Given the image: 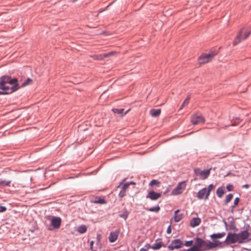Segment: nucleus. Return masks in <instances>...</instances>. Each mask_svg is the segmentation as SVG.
Segmentation results:
<instances>
[{"label":"nucleus","mask_w":251,"mask_h":251,"mask_svg":"<svg viewBox=\"0 0 251 251\" xmlns=\"http://www.w3.org/2000/svg\"><path fill=\"white\" fill-rule=\"evenodd\" d=\"M130 110V109H129L128 110H127L125 113L124 114V115H126L129 111Z\"/></svg>","instance_id":"a18cd8bd"},{"label":"nucleus","mask_w":251,"mask_h":251,"mask_svg":"<svg viewBox=\"0 0 251 251\" xmlns=\"http://www.w3.org/2000/svg\"><path fill=\"white\" fill-rule=\"evenodd\" d=\"M215 54L211 52L209 54L202 53L199 58V62L200 64H204L212 60Z\"/></svg>","instance_id":"39448f33"},{"label":"nucleus","mask_w":251,"mask_h":251,"mask_svg":"<svg viewBox=\"0 0 251 251\" xmlns=\"http://www.w3.org/2000/svg\"><path fill=\"white\" fill-rule=\"evenodd\" d=\"M163 246V243L159 240H157L155 243H154L151 246V248L154 250H158L160 249Z\"/></svg>","instance_id":"f3484780"},{"label":"nucleus","mask_w":251,"mask_h":251,"mask_svg":"<svg viewBox=\"0 0 251 251\" xmlns=\"http://www.w3.org/2000/svg\"><path fill=\"white\" fill-rule=\"evenodd\" d=\"M193 241L190 240V241H186L184 244V245L186 247H191L193 245Z\"/></svg>","instance_id":"2f4dec72"},{"label":"nucleus","mask_w":251,"mask_h":251,"mask_svg":"<svg viewBox=\"0 0 251 251\" xmlns=\"http://www.w3.org/2000/svg\"><path fill=\"white\" fill-rule=\"evenodd\" d=\"M185 251H199L196 248L195 244H194V246L189 249Z\"/></svg>","instance_id":"473e14b6"},{"label":"nucleus","mask_w":251,"mask_h":251,"mask_svg":"<svg viewBox=\"0 0 251 251\" xmlns=\"http://www.w3.org/2000/svg\"><path fill=\"white\" fill-rule=\"evenodd\" d=\"M92 202L95 203H100V204L106 203V201L103 199H102L100 197L96 198L95 199V200L92 201Z\"/></svg>","instance_id":"4be33fe9"},{"label":"nucleus","mask_w":251,"mask_h":251,"mask_svg":"<svg viewBox=\"0 0 251 251\" xmlns=\"http://www.w3.org/2000/svg\"><path fill=\"white\" fill-rule=\"evenodd\" d=\"M215 188V186L213 184H210L208 186V188L207 189V193H206V196L205 197V200H207L208 199V197L210 195V191L214 189Z\"/></svg>","instance_id":"5701e85b"},{"label":"nucleus","mask_w":251,"mask_h":251,"mask_svg":"<svg viewBox=\"0 0 251 251\" xmlns=\"http://www.w3.org/2000/svg\"><path fill=\"white\" fill-rule=\"evenodd\" d=\"M207 193V188H204L201 190H200L198 194H197V197L199 199H205V197L206 196V194Z\"/></svg>","instance_id":"4468645a"},{"label":"nucleus","mask_w":251,"mask_h":251,"mask_svg":"<svg viewBox=\"0 0 251 251\" xmlns=\"http://www.w3.org/2000/svg\"><path fill=\"white\" fill-rule=\"evenodd\" d=\"M183 244L180 239H175L173 240L171 244L168 246V248L170 251H173L175 249H179L183 247Z\"/></svg>","instance_id":"0eeeda50"},{"label":"nucleus","mask_w":251,"mask_h":251,"mask_svg":"<svg viewBox=\"0 0 251 251\" xmlns=\"http://www.w3.org/2000/svg\"><path fill=\"white\" fill-rule=\"evenodd\" d=\"M251 33V29L250 28H243L238 33L233 42L234 46L236 45L242 41L247 39Z\"/></svg>","instance_id":"20e7f679"},{"label":"nucleus","mask_w":251,"mask_h":251,"mask_svg":"<svg viewBox=\"0 0 251 251\" xmlns=\"http://www.w3.org/2000/svg\"><path fill=\"white\" fill-rule=\"evenodd\" d=\"M179 210H176L175 212L174 219L176 222H178L182 219L183 214H179Z\"/></svg>","instance_id":"dca6fc26"},{"label":"nucleus","mask_w":251,"mask_h":251,"mask_svg":"<svg viewBox=\"0 0 251 251\" xmlns=\"http://www.w3.org/2000/svg\"><path fill=\"white\" fill-rule=\"evenodd\" d=\"M172 232V229H171V226L170 225L168 228H167V233L168 234H170Z\"/></svg>","instance_id":"e433bc0d"},{"label":"nucleus","mask_w":251,"mask_h":251,"mask_svg":"<svg viewBox=\"0 0 251 251\" xmlns=\"http://www.w3.org/2000/svg\"><path fill=\"white\" fill-rule=\"evenodd\" d=\"M101 238V236L100 234L97 235V239L98 240V243H100Z\"/></svg>","instance_id":"58836bf2"},{"label":"nucleus","mask_w":251,"mask_h":251,"mask_svg":"<svg viewBox=\"0 0 251 251\" xmlns=\"http://www.w3.org/2000/svg\"><path fill=\"white\" fill-rule=\"evenodd\" d=\"M94 243V241H91L90 242V249H91V250L93 249Z\"/></svg>","instance_id":"ea45409f"},{"label":"nucleus","mask_w":251,"mask_h":251,"mask_svg":"<svg viewBox=\"0 0 251 251\" xmlns=\"http://www.w3.org/2000/svg\"><path fill=\"white\" fill-rule=\"evenodd\" d=\"M160 210V207L159 206H157L156 207H151L148 209L149 211H151V212H157Z\"/></svg>","instance_id":"7c9ffc66"},{"label":"nucleus","mask_w":251,"mask_h":251,"mask_svg":"<svg viewBox=\"0 0 251 251\" xmlns=\"http://www.w3.org/2000/svg\"><path fill=\"white\" fill-rule=\"evenodd\" d=\"M87 228L85 226L82 225L78 227L77 231L80 233H84L86 232Z\"/></svg>","instance_id":"a878e982"},{"label":"nucleus","mask_w":251,"mask_h":251,"mask_svg":"<svg viewBox=\"0 0 251 251\" xmlns=\"http://www.w3.org/2000/svg\"><path fill=\"white\" fill-rule=\"evenodd\" d=\"M228 126H225V128H226Z\"/></svg>","instance_id":"49530a36"},{"label":"nucleus","mask_w":251,"mask_h":251,"mask_svg":"<svg viewBox=\"0 0 251 251\" xmlns=\"http://www.w3.org/2000/svg\"><path fill=\"white\" fill-rule=\"evenodd\" d=\"M75 1H76V0H75Z\"/></svg>","instance_id":"09e8293b"},{"label":"nucleus","mask_w":251,"mask_h":251,"mask_svg":"<svg viewBox=\"0 0 251 251\" xmlns=\"http://www.w3.org/2000/svg\"><path fill=\"white\" fill-rule=\"evenodd\" d=\"M204 122V118L199 114H195L191 117V123L192 124L196 125Z\"/></svg>","instance_id":"1a4fd4ad"},{"label":"nucleus","mask_w":251,"mask_h":251,"mask_svg":"<svg viewBox=\"0 0 251 251\" xmlns=\"http://www.w3.org/2000/svg\"><path fill=\"white\" fill-rule=\"evenodd\" d=\"M61 219L60 217H54L51 220V225L55 229H58L61 225Z\"/></svg>","instance_id":"9d476101"},{"label":"nucleus","mask_w":251,"mask_h":251,"mask_svg":"<svg viewBox=\"0 0 251 251\" xmlns=\"http://www.w3.org/2000/svg\"><path fill=\"white\" fill-rule=\"evenodd\" d=\"M213 240V242L211 241L206 242L201 238L197 237L196 238L195 244L199 251H206L213 250L216 248H223L221 242L218 240Z\"/></svg>","instance_id":"f03ea898"},{"label":"nucleus","mask_w":251,"mask_h":251,"mask_svg":"<svg viewBox=\"0 0 251 251\" xmlns=\"http://www.w3.org/2000/svg\"><path fill=\"white\" fill-rule=\"evenodd\" d=\"M190 99V96L188 95L187 98L185 99L183 102L182 103L181 107L179 108V110L182 109V108L186 105H187L189 102V100Z\"/></svg>","instance_id":"393cba45"},{"label":"nucleus","mask_w":251,"mask_h":251,"mask_svg":"<svg viewBox=\"0 0 251 251\" xmlns=\"http://www.w3.org/2000/svg\"><path fill=\"white\" fill-rule=\"evenodd\" d=\"M119 233L120 231L118 230L111 232L108 237L109 242L110 243H113L115 242L118 239Z\"/></svg>","instance_id":"f8f14e48"},{"label":"nucleus","mask_w":251,"mask_h":251,"mask_svg":"<svg viewBox=\"0 0 251 251\" xmlns=\"http://www.w3.org/2000/svg\"><path fill=\"white\" fill-rule=\"evenodd\" d=\"M112 111L114 113H117L118 114H122L123 113L124 109H117V108H114L112 109Z\"/></svg>","instance_id":"c756f323"},{"label":"nucleus","mask_w":251,"mask_h":251,"mask_svg":"<svg viewBox=\"0 0 251 251\" xmlns=\"http://www.w3.org/2000/svg\"><path fill=\"white\" fill-rule=\"evenodd\" d=\"M115 53L114 51H111L107 53L100 54L98 55H94L91 56L95 60H101L104 58L108 57L110 56L113 55Z\"/></svg>","instance_id":"9b49d317"},{"label":"nucleus","mask_w":251,"mask_h":251,"mask_svg":"<svg viewBox=\"0 0 251 251\" xmlns=\"http://www.w3.org/2000/svg\"><path fill=\"white\" fill-rule=\"evenodd\" d=\"M236 125H237V124H231L230 126H236Z\"/></svg>","instance_id":"c03bdc74"},{"label":"nucleus","mask_w":251,"mask_h":251,"mask_svg":"<svg viewBox=\"0 0 251 251\" xmlns=\"http://www.w3.org/2000/svg\"><path fill=\"white\" fill-rule=\"evenodd\" d=\"M226 235L225 232L214 233L210 235V237L212 240L216 239H220L224 237Z\"/></svg>","instance_id":"6ab92c4d"},{"label":"nucleus","mask_w":251,"mask_h":251,"mask_svg":"<svg viewBox=\"0 0 251 251\" xmlns=\"http://www.w3.org/2000/svg\"><path fill=\"white\" fill-rule=\"evenodd\" d=\"M92 251H97L96 250H92Z\"/></svg>","instance_id":"de8ad7c7"},{"label":"nucleus","mask_w":251,"mask_h":251,"mask_svg":"<svg viewBox=\"0 0 251 251\" xmlns=\"http://www.w3.org/2000/svg\"><path fill=\"white\" fill-rule=\"evenodd\" d=\"M250 236V233L247 230H244L238 233H228L225 243L227 245L238 243L242 244L246 242Z\"/></svg>","instance_id":"7ed1b4c3"},{"label":"nucleus","mask_w":251,"mask_h":251,"mask_svg":"<svg viewBox=\"0 0 251 251\" xmlns=\"http://www.w3.org/2000/svg\"><path fill=\"white\" fill-rule=\"evenodd\" d=\"M211 169L207 170L202 171L200 168H196L194 169V172L196 175L200 176L201 179H205L209 176Z\"/></svg>","instance_id":"423d86ee"},{"label":"nucleus","mask_w":251,"mask_h":251,"mask_svg":"<svg viewBox=\"0 0 251 251\" xmlns=\"http://www.w3.org/2000/svg\"><path fill=\"white\" fill-rule=\"evenodd\" d=\"M243 187L245 188H248L249 187V185L248 184H245L243 186Z\"/></svg>","instance_id":"a19ab883"},{"label":"nucleus","mask_w":251,"mask_h":251,"mask_svg":"<svg viewBox=\"0 0 251 251\" xmlns=\"http://www.w3.org/2000/svg\"><path fill=\"white\" fill-rule=\"evenodd\" d=\"M161 197L160 193H156L153 191H150L146 196L147 198H149L151 200L154 201L157 200Z\"/></svg>","instance_id":"ddd939ff"},{"label":"nucleus","mask_w":251,"mask_h":251,"mask_svg":"<svg viewBox=\"0 0 251 251\" xmlns=\"http://www.w3.org/2000/svg\"><path fill=\"white\" fill-rule=\"evenodd\" d=\"M7 210L6 207L3 206H0V212H5Z\"/></svg>","instance_id":"f704fd0d"},{"label":"nucleus","mask_w":251,"mask_h":251,"mask_svg":"<svg viewBox=\"0 0 251 251\" xmlns=\"http://www.w3.org/2000/svg\"><path fill=\"white\" fill-rule=\"evenodd\" d=\"M233 195L231 194H229L227 195L226 197V200H225V203L227 204L232 199Z\"/></svg>","instance_id":"c85d7f7f"},{"label":"nucleus","mask_w":251,"mask_h":251,"mask_svg":"<svg viewBox=\"0 0 251 251\" xmlns=\"http://www.w3.org/2000/svg\"><path fill=\"white\" fill-rule=\"evenodd\" d=\"M126 184H129V185H135V183L134 182L131 181L130 183H127Z\"/></svg>","instance_id":"79ce46f5"},{"label":"nucleus","mask_w":251,"mask_h":251,"mask_svg":"<svg viewBox=\"0 0 251 251\" xmlns=\"http://www.w3.org/2000/svg\"><path fill=\"white\" fill-rule=\"evenodd\" d=\"M32 80L30 78H27L25 81H24L21 85L20 86H19L20 87H25L28 85H30V84H31L32 83Z\"/></svg>","instance_id":"b1692460"},{"label":"nucleus","mask_w":251,"mask_h":251,"mask_svg":"<svg viewBox=\"0 0 251 251\" xmlns=\"http://www.w3.org/2000/svg\"><path fill=\"white\" fill-rule=\"evenodd\" d=\"M224 193H225L224 190L222 188H219L216 191L217 195L218 197H219V198L222 197Z\"/></svg>","instance_id":"bb28decb"},{"label":"nucleus","mask_w":251,"mask_h":251,"mask_svg":"<svg viewBox=\"0 0 251 251\" xmlns=\"http://www.w3.org/2000/svg\"><path fill=\"white\" fill-rule=\"evenodd\" d=\"M20 87L16 78H12L9 76H2L0 78V95L11 94L19 89Z\"/></svg>","instance_id":"f257e3e1"},{"label":"nucleus","mask_w":251,"mask_h":251,"mask_svg":"<svg viewBox=\"0 0 251 251\" xmlns=\"http://www.w3.org/2000/svg\"><path fill=\"white\" fill-rule=\"evenodd\" d=\"M150 113L152 117H158L161 113V109H152L150 110Z\"/></svg>","instance_id":"412c9836"},{"label":"nucleus","mask_w":251,"mask_h":251,"mask_svg":"<svg viewBox=\"0 0 251 251\" xmlns=\"http://www.w3.org/2000/svg\"><path fill=\"white\" fill-rule=\"evenodd\" d=\"M226 189L228 191H230L233 190V186L232 185L229 184L226 186Z\"/></svg>","instance_id":"72a5a7b5"},{"label":"nucleus","mask_w":251,"mask_h":251,"mask_svg":"<svg viewBox=\"0 0 251 251\" xmlns=\"http://www.w3.org/2000/svg\"><path fill=\"white\" fill-rule=\"evenodd\" d=\"M127 216H128V215L126 213H125L122 215H120V217L124 218L125 220L127 218Z\"/></svg>","instance_id":"4c0bfd02"},{"label":"nucleus","mask_w":251,"mask_h":251,"mask_svg":"<svg viewBox=\"0 0 251 251\" xmlns=\"http://www.w3.org/2000/svg\"><path fill=\"white\" fill-rule=\"evenodd\" d=\"M11 182V180H3L2 179H0V188L5 186H9Z\"/></svg>","instance_id":"aec40b11"},{"label":"nucleus","mask_w":251,"mask_h":251,"mask_svg":"<svg viewBox=\"0 0 251 251\" xmlns=\"http://www.w3.org/2000/svg\"><path fill=\"white\" fill-rule=\"evenodd\" d=\"M140 251H147L146 249L142 248L140 249Z\"/></svg>","instance_id":"37998d69"},{"label":"nucleus","mask_w":251,"mask_h":251,"mask_svg":"<svg viewBox=\"0 0 251 251\" xmlns=\"http://www.w3.org/2000/svg\"><path fill=\"white\" fill-rule=\"evenodd\" d=\"M160 183V182L158 181V180L153 179L150 182L149 185L151 187H152L154 185L159 186Z\"/></svg>","instance_id":"cd10ccee"},{"label":"nucleus","mask_w":251,"mask_h":251,"mask_svg":"<svg viewBox=\"0 0 251 251\" xmlns=\"http://www.w3.org/2000/svg\"><path fill=\"white\" fill-rule=\"evenodd\" d=\"M201 222V220L199 218H193L190 221V225L191 227H194L199 226Z\"/></svg>","instance_id":"2eb2a0df"},{"label":"nucleus","mask_w":251,"mask_h":251,"mask_svg":"<svg viewBox=\"0 0 251 251\" xmlns=\"http://www.w3.org/2000/svg\"><path fill=\"white\" fill-rule=\"evenodd\" d=\"M239 202V199L238 198H236L234 200V207L236 205H237L238 203Z\"/></svg>","instance_id":"c9c22d12"},{"label":"nucleus","mask_w":251,"mask_h":251,"mask_svg":"<svg viewBox=\"0 0 251 251\" xmlns=\"http://www.w3.org/2000/svg\"><path fill=\"white\" fill-rule=\"evenodd\" d=\"M185 181H182L178 183L177 186L172 191V194L173 195H178L181 194L183 190L185 189Z\"/></svg>","instance_id":"6e6552de"},{"label":"nucleus","mask_w":251,"mask_h":251,"mask_svg":"<svg viewBox=\"0 0 251 251\" xmlns=\"http://www.w3.org/2000/svg\"><path fill=\"white\" fill-rule=\"evenodd\" d=\"M129 186V184H124L122 187V189L120 191L119 196L121 198L124 197L126 195V190L127 189Z\"/></svg>","instance_id":"a211bd4d"}]
</instances>
